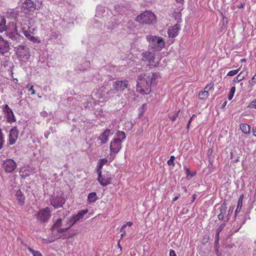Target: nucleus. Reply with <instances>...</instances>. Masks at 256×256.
I'll use <instances>...</instances> for the list:
<instances>
[{"label": "nucleus", "instance_id": "f257e3e1", "mask_svg": "<svg viewBox=\"0 0 256 256\" xmlns=\"http://www.w3.org/2000/svg\"><path fill=\"white\" fill-rule=\"evenodd\" d=\"M146 38L148 42L149 50L151 49L153 52L160 51L164 46L165 42L162 37L148 35Z\"/></svg>", "mask_w": 256, "mask_h": 256}, {"label": "nucleus", "instance_id": "f03ea898", "mask_svg": "<svg viewBox=\"0 0 256 256\" xmlns=\"http://www.w3.org/2000/svg\"><path fill=\"white\" fill-rule=\"evenodd\" d=\"M5 34L12 41L10 44L12 43L14 46L24 39V37L18 32L16 23L14 22H8Z\"/></svg>", "mask_w": 256, "mask_h": 256}, {"label": "nucleus", "instance_id": "7ed1b4c3", "mask_svg": "<svg viewBox=\"0 0 256 256\" xmlns=\"http://www.w3.org/2000/svg\"><path fill=\"white\" fill-rule=\"evenodd\" d=\"M136 20L140 24L144 25H154L156 22V15L151 11L146 10L136 18Z\"/></svg>", "mask_w": 256, "mask_h": 256}, {"label": "nucleus", "instance_id": "20e7f679", "mask_svg": "<svg viewBox=\"0 0 256 256\" xmlns=\"http://www.w3.org/2000/svg\"><path fill=\"white\" fill-rule=\"evenodd\" d=\"M146 75L139 76L137 80L136 90L142 94H148L151 92V86L149 81L147 80Z\"/></svg>", "mask_w": 256, "mask_h": 256}, {"label": "nucleus", "instance_id": "39448f33", "mask_svg": "<svg viewBox=\"0 0 256 256\" xmlns=\"http://www.w3.org/2000/svg\"><path fill=\"white\" fill-rule=\"evenodd\" d=\"M12 46L16 50V54L18 56L22 59L28 60L30 56L29 49L25 46L18 44L14 46L12 44Z\"/></svg>", "mask_w": 256, "mask_h": 256}, {"label": "nucleus", "instance_id": "423d86ee", "mask_svg": "<svg viewBox=\"0 0 256 256\" xmlns=\"http://www.w3.org/2000/svg\"><path fill=\"white\" fill-rule=\"evenodd\" d=\"M51 215L52 212L50 208L46 207L40 210L36 214V217L41 222L44 223L48 221Z\"/></svg>", "mask_w": 256, "mask_h": 256}, {"label": "nucleus", "instance_id": "0eeeda50", "mask_svg": "<svg viewBox=\"0 0 256 256\" xmlns=\"http://www.w3.org/2000/svg\"><path fill=\"white\" fill-rule=\"evenodd\" d=\"M65 202L64 198L59 194H53L50 199V204L54 206V208L62 207Z\"/></svg>", "mask_w": 256, "mask_h": 256}, {"label": "nucleus", "instance_id": "6e6552de", "mask_svg": "<svg viewBox=\"0 0 256 256\" xmlns=\"http://www.w3.org/2000/svg\"><path fill=\"white\" fill-rule=\"evenodd\" d=\"M112 86L115 91L122 92L129 87V82L126 79L117 80L112 82Z\"/></svg>", "mask_w": 256, "mask_h": 256}, {"label": "nucleus", "instance_id": "1a4fd4ad", "mask_svg": "<svg viewBox=\"0 0 256 256\" xmlns=\"http://www.w3.org/2000/svg\"><path fill=\"white\" fill-rule=\"evenodd\" d=\"M36 4L32 0H24L21 5L22 10L25 14H28L33 12L36 9Z\"/></svg>", "mask_w": 256, "mask_h": 256}, {"label": "nucleus", "instance_id": "9d476101", "mask_svg": "<svg viewBox=\"0 0 256 256\" xmlns=\"http://www.w3.org/2000/svg\"><path fill=\"white\" fill-rule=\"evenodd\" d=\"M2 166L7 173L14 172L17 166L16 163L12 159H6L3 161Z\"/></svg>", "mask_w": 256, "mask_h": 256}, {"label": "nucleus", "instance_id": "9b49d317", "mask_svg": "<svg viewBox=\"0 0 256 256\" xmlns=\"http://www.w3.org/2000/svg\"><path fill=\"white\" fill-rule=\"evenodd\" d=\"M112 176L110 174L106 172V174H101L100 177L98 176V180L102 186H105L111 183Z\"/></svg>", "mask_w": 256, "mask_h": 256}, {"label": "nucleus", "instance_id": "f8f14e48", "mask_svg": "<svg viewBox=\"0 0 256 256\" xmlns=\"http://www.w3.org/2000/svg\"><path fill=\"white\" fill-rule=\"evenodd\" d=\"M10 50V44L8 41L0 36V54L4 55Z\"/></svg>", "mask_w": 256, "mask_h": 256}, {"label": "nucleus", "instance_id": "ddd939ff", "mask_svg": "<svg viewBox=\"0 0 256 256\" xmlns=\"http://www.w3.org/2000/svg\"><path fill=\"white\" fill-rule=\"evenodd\" d=\"M18 130L16 126L13 127L10 131L8 143L10 145L14 144L18 138Z\"/></svg>", "mask_w": 256, "mask_h": 256}, {"label": "nucleus", "instance_id": "4468645a", "mask_svg": "<svg viewBox=\"0 0 256 256\" xmlns=\"http://www.w3.org/2000/svg\"><path fill=\"white\" fill-rule=\"evenodd\" d=\"M118 139L114 138L110 144V151L115 154H117L122 148V142L118 140Z\"/></svg>", "mask_w": 256, "mask_h": 256}, {"label": "nucleus", "instance_id": "2eb2a0df", "mask_svg": "<svg viewBox=\"0 0 256 256\" xmlns=\"http://www.w3.org/2000/svg\"><path fill=\"white\" fill-rule=\"evenodd\" d=\"M180 29V25L176 24L174 26L169 28L168 30V34L169 38H174L178 34V31Z\"/></svg>", "mask_w": 256, "mask_h": 256}, {"label": "nucleus", "instance_id": "dca6fc26", "mask_svg": "<svg viewBox=\"0 0 256 256\" xmlns=\"http://www.w3.org/2000/svg\"><path fill=\"white\" fill-rule=\"evenodd\" d=\"M110 130L106 129L98 137V140H100V145L106 144L108 140Z\"/></svg>", "mask_w": 256, "mask_h": 256}, {"label": "nucleus", "instance_id": "f3484780", "mask_svg": "<svg viewBox=\"0 0 256 256\" xmlns=\"http://www.w3.org/2000/svg\"><path fill=\"white\" fill-rule=\"evenodd\" d=\"M35 172L34 169L32 168L28 167L24 170H20V176L22 178L25 179L26 177Z\"/></svg>", "mask_w": 256, "mask_h": 256}, {"label": "nucleus", "instance_id": "a211bd4d", "mask_svg": "<svg viewBox=\"0 0 256 256\" xmlns=\"http://www.w3.org/2000/svg\"><path fill=\"white\" fill-rule=\"evenodd\" d=\"M142 60L143 61L148 62H154V52H144L142 54Z\"/></svg>", "mask_w": 256, "mask_h": 256}, {"label": "nucleus", "instance_id": "6ab92c4d", "mask_svg": "<svg viewBox=\"0 0 256 256\" xmlns=\"http://www.w3.org/2000/svg\"><path fill=\"white\" fill-rule=\"evenodd\" d=\"M15 196H16V200L18 204L20 205V206L24 205L25 203V196L22 192V191L20 190H18L16 192Z\"/></svg>", "mask_w": 256, "mask_h": 256}, {"label": "nucleus", "instance_id": "aec40b11", "mask_svg": "<svg viewBox=\"0 0 256 256\" xmlns=\"http://www.w3.org/2000/svg\"><path fill=\"white\" fill-rule=\"evenodd\" d=\"M160 76V74L158 72H154L152 74V76H147L146 77L148 78V81H149L150 84L152 86V84H155L158 82V79Z\"/></svg>", "mask_w": 256, "mask_h": 256}, {"label": "nucleus", "instance_id": "412c9836", "mask_svg": "<svg viewBox=\"0 0 256 256\" xmlns=\"http://www.w3.org/2000/svg\"><path fill=\"white\" fill-rule=\"evenodd\" d=\"M91 64L89 61L85 60L76 67L75 70L84 71L90 68Z\"/></svg>", "mask_w": 256, "mask_h": 256}, {"label": "nucleus", "instance_id": "4be33fe9", "mask_svg": "<svg viewBox=\"0 0 256 256\" xmlns=\"http://www.w3.org/2000/svg\"><path fill=\"white\" fill-rule=\"evenodd\" d=\"M88 212V210L86 209L84 210H81L79 211L77 214L73 216H72V218L74 219V220L75 222H78L80 220L82 219L83 218L84 216Z\"/></svg>", "mask_w": 256, "mask_h": 256}, {"label": "nucleus", "instance_id": "5701e85b", "mask_svg": "<svg viewBox=\"0 0 256 256\" xmlns=\"http://www.w3.org/2000/svg\"><path fill=\"white\" fill-rule=\"evenodd\" d=\"M98 199L96 192H92L88 194L87 200L88 203H94Z\"/></svg>", "mask_w": 256, "mask_h": 256}, {"label": "nucleus", "instance_id": "b1692460", "mask_svg": "<svg viewBox=\"0 0 256 256\" xmlns=\"http://www.w3.org/2000/svg\"><path fill=\"white\" fill-rule=\"evenodd\" d=\"M2 66L5 68H6L8 66H9L8 71L10 73L11 75L12 76V74H14L13 72H12V68L14 67V66L13 64L10 65V62L6 58H4V61H3Z\"/></svg>", "mask_w": 256, "mask_h": 256}, {"label": "nucleus", "instance_id": "393cba45", "mask_svg": "<svg viewBox=\"0 0 256 256\" xmlns=\"http://www.w3.org/2000/svg\"><path fill=\"white\" fill-rule=\"evenodd\" d=\"M244 198V195L241 194L238 198L237 207L235 211V217L236 216V215L238 214V212H240L242 206V200Z\"/></svg>", "mask_w": 256, "mask_h": 256}, {"label": "nucleus", "instance_id": "a878e982", "mask_svg": "<svg viewBox=\"0 0 256 256\" xmlns=\"http://www.w3.org/2000/svg\"><path fill=\"white\" fill-rule=\"evenodd\" d=\"M8 28V24L6 25V20L4 18H2L0 22V32H5V33H6Z\"/></svg>", "mask_w": 256, "mask_h": 256}, {"label": "nucleus", "instance_id": "bb28decb", "mask_svg": "<svg viewBox=\"0 0 256 256\" xmlns=\"http://www.w3.org/2000/svg\"><path fill=\"white\" fill-rule=\"evenodd\" d=\"M8 114H4L6 117L7 119V122L12 124L13 122H14L16 121V118H15V116L14 115V114L13 112L12 111V114L9 112V111H8Z\"/></svg>", "mask_w": 256, "mask_h": 256}, {"label": "nucleus", "instance_id": "cd10ccee", "mask_svg": "<svg viewBox=\"0 0 256 256\" xmlns=\"http://www.w3.org/2000/svg\"><path fill=\"white\" fill-rule=\"evenodd\" d=\"M240 128L242 131L245 134H249L250 130V125L246 124H240Z\"/></svg>", "mask_w": 256, "mask_h": 256}, {"label": "nucleus", "instance_id": "c85d7f7f", "mask_svg": "<svg viewBox=\"0 0 256 256\" xmlns=\"http://www.w3.org/2000/svg\"><path fill=\"white\" fill-rule=\"evenodd\" d=\"M62 218H59L54 224L52 226L50 230L54 231L56 228H59L62 226Z\"/></svg>", "mask_w": 256, "mask_h": 256}, {"label": "nucleus", "instance_id": "c756f323", "mask_svg": "<svg viewBox=\"0 0 256 256\" xmlns=\"http://www.w3.org/2000/svg\"><path fill=\"white\" fill-rule=\"evenodd\" d=\"M116 134L118 136L116 138L118 139V140L122 142H124L126 137L125 133L122 131H118Z\"/></svg>", "mask_w": 256, "mask_h": 256}, {"label": "nucleus", "instance_id": "7c9ffc66", "mask_svg": "<svg viewBox=\"0 0 256 256\" xmlns=\"http://www.w3.org/2000/svg\"><path fill=\"white\" fill-rule=\"evenodd\" d=\"M227 205L225 202H224L218 208L220 213L218 214H225L226 212Z\"/></svg>", "mask_w": 256, "mask_h": 256}, {"label": "nucleus", "instance_id": "2f4dec72", "mask_svg": "<svg viewBox=\"0 0 256 256\" xmlns=\"http://www.w3.org/2000/svg\"><path fill=\"white\" fill-rule=\"evenodd\" d=\"M184 169L186 172V178L188 179H190V178L188 177L190 176V178L194 176L196 174V172H191L190 170V169L186 167V166H184Z\"/></svg>", "mask_w": 256, "mask_h": 256}, {"label": "nucleus", "instance_id": "473e14b6", "mask_svg": "<svg viewBox=\"0 0 256 256\" xmlns=\"http://www.w3.org/2000/svg\"><path fill=\"white\" fill-rule=\"evenodd\" d=\"M209 96L208 90L200 92L198 94V98L200 100L206 99Z\"/></svg>", "mask_w": 256, "mask_h": 256}, {"label": "nucleus", "instance_id": "72a5a7b5", "mask_svg": "<svg viewBox=\"0 0 256 256\" xmlns=\"http://www.w3.org/2000/svg\"><path fill=\"white\" fill-rule=\"evenodd\" d=\"M242 72H240L233 80L234 82H238L243 80L245 76L242 75Z\"/></svg>", "mask_w": 256, "mask_h": 256}, {"label": "nucleus", "instance_id": "f704fd0d", "mask_svg": "<svg viewBox=\"0 0 256 256\" xmlns=\"http://www.w3.org/2000/svg\"><path fill=\"white\" fill-rule=\"evenodd\" d=\"M235 91H236V87L235 86H232L231 88H230V91L228 93V99L229 100H231L234 96V92H235Z\"/></svg>", "mask_w": 256, "mask_h": 256}, {"label": "nucleus", "instance_id": "c9c22d12", "mask_svg": "<svg viewBox=\"0 0 256 256\" xmlns=\"http://www.w3.org/2000/svg\"><path fill=\"white\" fill-rule=\"evenodd\" d=\"M2 111L4 114H8V110L9 112L11 113L12 114V110L10 109V108L8 106V104H4L2 106Z\"/></svg>", "mask_w": 256, "mask_h": 256}, {"label": "nucleus", "instance_id": "e433bc0d", "mask_svg": "<svg viewBox=\"0 0 256 256\" xmlns=\"http://www.w3.org/2000/svg\"><path fill=\"white\" fill-rule=\"evenodd\" d=\"M256 83V76L254 75L252 78L251 80L249 81L248 86L249 88H252Z\"/></svg>", "mask_w": 256, "mask_h": 256}, {"label": "nucleus", "instance_id": "4c0bfd02", "mask_svg": "<svg viewBox=\"0 0 256 256\" xmlns=\"http://www.w3.org/2000/svg\"><path fill=\"white\" fill-rule=\"evenodd\" d=\"M114 91L115 90L114 88L110 89V90H108L106 94V96L108 100L114 96L115 94Z\"/></svg>", "mask_w": 256, "mask_h": 256}, {"label": "nucleus", "instance_id": "58836bf2", "mask_svg": "<svg viewBox=\"0 0 256 256\" xmlns=\"http://www.w3.org/2000/svg\"><path fill=\"white\" fill-rule=\"evenodd\" d=\"M240 68L234 70H230L227 74V76H233L237 74L240 71Z\"/></svg>", "mask_w": 256, "mask_h": 256}, {"label": "nucleus", "instance_id": "ea45409f", "mask_svg": "<svg viewBox=\"0 0 256 256\" xmlns=\"http://www.w3.org/2000/svg\"><path fill=\"white\" fill-rule=\"evenodd\" d=\"M242 222H240L239 224V226L238 228V229L234 230L235 232H237L238 231V230L241 228L242 225L245 223V222L246 220V218H247V216L246 214L244 215L243 216H242Z\"/></svg>", "mask_w": 256, "mask_h": 256}, {"label": "nucleus", "instance_id": "a19ab883", "mask_svg": "<svg viewBox=\"0 0 256 256\" xmlns=\"http://www.w3.org/2000/svg\"><path fill=\"white\" fill-rule=\"evenodd\" d=\"M4 142V138L2 130L0 128V150L3 147Z\"/></svg>", "mask_w": 256, "mask_h": 256}, {"label": "nucleus", "instance_id": "79ce46f5", "mask_svg": "<svg viewBox=\"0 0 256 256\" xmlns=\"http://www.w3.org/2000/svg\"><path fill=\"white\" fill-rule=\"evenodd\" d=\"M76 223V222L74 220V219L72 217L70 218L66 222V224L68 225V227L69 228H70Z\"/></svg>", "mask_w": 256, "mask_h": 256}, {"label": "nucleus", "instance_id": "37998d69", "mask_svg": "<svg viewBox=\"0 0 256 256\" xmlns=\"http://www.w3.org/2000/svg\"><path fill=\"white\" fill-rule=\"evenodd\" d=\"M22 30L24 34L28 40V38L32 36V35L30 34V31L28 30H25L24 28H22Z\"/></svg>", "mask_w": 256, "mask_h": 256}, {"label": "nucleus", "instance_id": "c03bdc74", "mask_svg": "<svg viewBox=\"0 0 256 256\" xmlns=\"http://www.w3.org/2000/svg\"><path fill=\"white\" fill-rule=\"evenodd\" d=\"M175 160V157L174 156H171L170 157V159L168 160L167 163L168 166H174V160Z\"/></svg>", "mask_w": 256, "mask_h": 256}, {"label": "nucleus", "instance_id": "a18cd8bd", "mask_svg": "<svg viewBox=\"0 0 256 256\" xmlns=\"http://www.w3.org/2000/svg\"><path fill=\"white\" fill-rule=\"evenodd\" d=\"M97 166H98V168H97V170H96V172H97L99 177H100L101 174L102 173V168L103 166L100 164V163L98 162Z\"/></svg>", "mask_w": 256, "mask_h": 256}, {"label": "nucleus", "instance_id": "49530a36", "mask_svg": "<svg viewBox=\"0 0 256 256\" xmlns=\"http://www.w3.org/2000/svg\"><path fill=\"white\" fill-rule=\"evenodd\" d=\"M180 112V110H179L177 112H176L174 114L170 116H169L170 119V120H172V121L175 120L176 118L178 116Z\"/></svg>", "mask_w": 256, "mask_h": 256}, {"label": "nucleus", "instance_id": "de8ad7c7", "mask_svg": "<svg viewBox=\"0 0 256 256\" xmlns=\"http://www.w3.org/2000/svg\"><path fill=\"white\" fill-rule=\"evenodd\" d=\"M42 241L44 244H48L53 242L54 241V240L52 238H42Z\"/></svg>", "mask_w": 256, "mask_h": 256}, {"label": "nucleus", "instance_id": "09e8293b", "mask_svg": "<svg viewBox=\"0 0 256 256\" xmlns=\"http://www.w3.org/2000/svg\"><path fill=\"white\" fill-rule=\"evenodd\" d=\"M248 108H254L256 109V98L251 102L248 106Z\"/></svg>", "mask_w": 256, "mask_h": 256}, {"label": "nucleus", "instance_id": "8fccbe9b", "mask_svg": "<svg viewBox=\"0 0 256 256\" xmlns=\"http://www.w3.org/2000/svg\"><path fill=\"white\" fill-rule=\"evenodd\" d=\"M98 98L99 100H102V101H106L108 100L105 94L102 93L99 94Z\"/></svg>", "mask_w": 256, "mask_h": 256}, {"label": "nucleus", "instance_id": "3c124183", "mask_svg": "<svg viewBox=\"0 0 256 256\" xmlns=\"http://www.w3.org/2000/svg\"><path fill=\"white\" fill-rule=\"evenodd\" d=\"M68 229H69V228H68V227L65 228H57L56 232L58 233L61 234V233H63L64 232H66Z\"/></svg>", "mask_w": 256, "mask_h": 256}, {"label": "nucleus", "instance_id": "603ef678", "mask_svg": "<svg viewBox=\"0 0 256 256\" xmlns=\"http://www.w3.org/2000/svg\"><path fill=\"white\" fill-rule=\"evenodd\" d=\"M226 223L224 222V223H222V224L219 226L218 228L216 229V232H220L224 228V227L226 226Z\"/></svg>", "mask_w": 256, "mask_h": 256}, {"label": "nucleus", "instance_id": "864d4df0", "mask_svg": "<svg viewBox=\"0 0 256 256\" xmlns=\"http://www.w3.org/2000/svg\"><path fill=\"white\" fill-rule=\"evenodd\" d=\"M28 40H30L31 42H32L34 43H39L40 41L38 40V39L36 38H35L34 36H32L31 37H30Z\"/></svg>", "mask_w": 256, "mask_h": 256}, {"label": "nucleus", "instance_id": "5fc2aeb1", "mask_svg": "<svg viewBox=\"0 0 256 256\" xmlns=\"http://www.w3.org/2000/svg\"><path fill=\"white\" fill-rule=\"evenodd\" d=\"M107 162H108L107 158H102V159L100 160L98 162V163H100V164L104 166V164H106Z\"/></svg>", "mask_w": 256, "mask_h": 256}, {"label": "nucleus", "instance_id": "6e6d98bb", "mask_svg": "<svg viewBox=\"0 0 256 256\" xmlns=\"http://www.w3.org/2000/svg\"><path fill=\"white\" fill-rule=\"evenodd\" d=\"M213 86H214L213 83L211 82L210 84H208L204 88V90L208 91L209 90L211 89L213 87Z\"/></svg>", "mask_w": 256, "mask_h": 256}, {"label": "nucleus", "instance_id": "4d7b16f0", "mask_svg": "<svg viewBox=\"0 0 256 256\" xmlns=\"http://www.w3.org/2000/svg\"><path fill=\"white\" fill-rule=\"evenodd\" d=\"M27 249L32 254V256H35V254L36 253V252H38L28 246H27Z\"/></svg>", "mask_w": 256, "mask_h": 256}, {"label": "nucleus", "instance_id": "13d9d810", "mask_svg": "<svg viewBox=\"0 0 256 256\" xmlns=\"http://www.w3.org/2000/svg\"><path fill=\"white\" fill-rule=\"evenodd\" d=\"M232 210H231V208H230L228 212V214L226 216V220L225 221V222H227L228 220L230 219V216L231 214L232 213Z\"/></svg>", "mask_w": 256, "mask_h": 256}, {"label": "nucleus", "instance_id": "bf43d9fd", "mask_svg": "<svg viewBox=\"0 0 256 256\" xmlns=\"http://www.w3.org/2000/svg\"><path fill=\"white\" fill-rule=\"evenodd\" d=\"M220 233L218 232H216L215 235V240L214 241H219L220 240Z\"/></svg>", "mask_w": 256, "mask_h": 256}, {"label": "nucleus", "instance_id": "052dcab7", "mask_svg": "<svg viewBox=\"0 0 256 256\" xmlns=\"http://www.w3.org/2000/svg\"><path fill=\"white\" fill-rule=\"evenodd\" d=\"M170 256H176V254L173 250H170Z\"/></svg>", "mask_w": 256, "mask_h": 256}, {"label": "nucleus", "instance_id": "680f3d73", "mask_svg": "<svg viewBox=\"0 0 256 256\" xmlns=\"http://www.w3.org/2000/svg\"><path fill=\"white\" fill-rule=\"evenodd\" d=\"M29 92H31L32 94H35V90L33 88V86H32L28 90Z\"/></svg>", "mask_w": 256, "mask_h": 256}, {"label": "nucleus", "instance_id": "e2e57ef3", "mask_svg": "<svg viewBox=\"0 0 256 256\" xmlns=\"http://www.w3.org/2000/svg\"><path fill=\"white\" fill-rule=\"evenodd\" d=\"M224 214H218V218L219 220H222L224 218Z\"/></svg>", "mask_w": 256, "mask_h": 256}, {"label": "nucleus", "instance_id": "0e129e2a", "mask_svg": "<svg viewBox=\"0 0 256 256\" xmlns=\"http://www.w3.org/2000/svg\"><path fill=\"white\" fill-rule=\"evenodd\" d=\"M214 248H219V246H220L219 241H214Z\"/></svg>", "mask_w": 256, "mask_h": 256}, {"label": "nucleus", "instance_id": "69168bd1", "mask_svg": "<svg viewBox=\"0 0 256 256\" xmlns=\"http://www.w3.org/2000/svg\"><path fill=\"white\" fill-rule=\"evenodd\" d=\"M214 248H219V246H220L219 241H214Z\"/></svg>", "mask_w": 256, "mask_h": 256}, {"label": "nucleus", "instance_id": "338daca9", "mask_svg": "<svg viewBox=\"0 0 256 256\" xmlns=\"http://www.w3.org/2000/svg\"><path fill=\"white\" fill-rule=\"evenodd\" d=\"M146 104H144L140 107V108H141L144 112L146 110Z\"/></svg>", "mask_w": 256, "mask_h": 256}, {"label": "nucleus", "instance_id": "774afa93", "mask_svg": "<svg viewBox=\"0 0 256 256\" xmlns=\"http://www.w3.org/2000/svg\"><path fill=\"white\" fill-rule=\"evenodd\" d=\"M252 131L253 136H256V126L252 128Z\"/></svg>", "mask_w": 256, "mask_h": 256}]
</instances>
